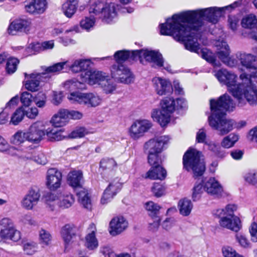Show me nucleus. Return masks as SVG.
<instances>
[{
	"instance_id": "f8f14e48",
	"label": "nucleus",
	"mask_w": 257,
	"mask_h": 257,
	"mask_svg": "<svg viewBox=\"0 0 257 257\" xmlns=\"http://www.w3.org/2000/svg\"><path fill=\"white\" fill-rule=\"evenodd\" d=\"M112 77L118 82L129 84L133 82L134 77L130 70L124 65L116 64L111 69Z\"/></svg>"
},
{
	"instance_id": "bb28decb",
	"label": "nucleus",
	"mask_w": 257,
	"mask_h": 257,
	"mask_svg": "<svg viewBox=\"0 0 257 257\" xmlns=\"http://www.w3.org/2000/svg\"><path fill=\"white\" fill-rule=\"evenodd\" d=\"M47 8L46 0H32L25 6V10L31 14H43Z\"/></svg>"
},
{
	"instance_id": "cd10ccee",
	"label": "nucleus",
	"mask_w": 257,
	"mask_h": 257,
	"mask_svg": "<svg viewBox=\"0 0 257 257\" xmlns=\"http://www.w3.org/2000/svg\"><path fill=\"white\" fill-rule=\"evenodd\" d=\"M68 110L60 109L52 117L50 122L55 127H62L68 122Z\"/></svg>"
},
{
	"instance_id": "5701e85b",
	"label": "nucleus",
	"mask_w": 257,
	"mask_h": 257,
	"mask_svg": "<svg viewBox=\"0 0 257 257\" xmlns=\"http://www.w3.org/2000/svg\"><path fill=\"white\" fill-rule=\"evenodd\" d=\"M25 77L27 79L24 82V85L26 89L34 92L39 90L40 81H46L44 76H42V73L34 72L30 75L25 73Z\"/></svg>"
},
{
	"instance_id": "dca6fc26",
	"label": "nucleus",
	"mask_w": 257,
	"mask_h": 257,
	"mask_svg": "<svg viewBox=\"0 0 257 257\" xmlns=\"http://www.w3.org/2000/svg\"><path fill=\"white\" fill-rule=\"evenodd\" d=\"M151 127L152 123L148 120H136L132 124L130 128V136L132 139L137 140L143 137Z\"/></svg>"
},
{
	"instance_id": "2eb2a0df",
	"label": "nucleus",
	"mask_w": 257,
	"mask_h": 257,
	"mask_svg": "<svg viewBox=\"0 0 257 257\" xmlns=\"http://www.w3.org/2000/svg\"><path fill=\"white\" fill-rule=\"evenodd\" d=\"M169 140V138L166 136L150 139L144 145L145 151L146 153H161L164 146L167 144Z\"/></svg>"
},
{
	"instance_id": "393cba45",
	"label": "nucleus",
	"mask_w": 257,
	"mask_h": 257,
	"mask_svg": "<svg viewBox=\"0 0 257 257\" xmlns=\"http://www.w3.org/2000/svg\"><path fill=\"white\" fill-rule=\"evenodd\" d=\"M222 216L219 221V225L221 227L235 232L240 230L241 225L240 220L238 217Z\"/></svg>"
},
{
	"instance_id": "f704fd0d",
	"label": "nucleus",
	"mask_w": 257,
	"mask_h": 257,
	"mask_svg": "<svg viewBox=\"0 0 257 257\" xmlns=\"http://www.w3.org/2000/svg\"><path fill=\"white\" fill-rule=\"evenodd\" d=\"M136 50L129 51L126 50H119L116 51L114 54V58L117 64H121L127 59L133 61L137 60L134 59V55L136 54Z\"/></svg>"
},
{
	"instance_id": "9d476101",
	"label": "nucleus",
	"mask_w": 257,
	"mask_h": 257,
	"mask_svg": "<svg viewBox=\"0 0 257 257\" xmlns=\"http://www.w3.org/2000/svg\"><path fill=\"white\" fill-rule=\"evenodd\" d=\"M72 103H78L87 105L88 107H96L101 102V98L96 94L74 92L67 97Z\"/></svg>"
},
{
	"instance_id": "4468645a",
	"label": "nucleus",
	"mask_w": 257,
	"mask_h": 257,
	"mask_svg": "<svg viewBox=\"0 0 257 257\" xmlns=\"http://www.w3.org/2000/svg\"><path fill=\"white\" fill-rule=\"evenodd\" d=\"M204 189L208 194L217 198L225 197L229 195L214 178H210L204 183Z\"/></svg>"
},
{
	"instance_id": "6ab92c4d",
	"label": "nucleus",
	"mask_w": 257,
	"mask_h": 257,
	"mask_svg": "<svg viewBox=\"0 0 257 257\" xmlns=\"http://www.w3.org/2000/svg\"><path fill=\"white\" fill-rule=\"evenodd\" d=\"M127 220L122 216L114 217L109 222V233L116 236L123 232L128 227Z\"/></svg>"
},
{
	"instance_id": "bf43d9fd",
	"label": "nucleus",
	"mask_w": 257,
	"mask_h": 257,
	"mask_svg": "<svg viewBox=\"0 0 257 257\" xmlns=\"http://www.w3.org/2000/svg\"><path fill=\"white\" fill-rule=\"evenodd\" d=\"M222 253L224 257H244L238 253L232 247L225 245L222 248Z\"/></svg>"
},
{
	"instance_id": "a211bd4d",
	"label": "nucleus",
	"mask_w": 257,
	"mask_h": 257,
	"mask_svg": "<svg viewBox=\"0 0 257 257\" xmlns=\"http://www.w3.org/2000/svg\"><path fill=\"white\" fill-rule=\"evenodd\" d=\"M62 182V174L56 168L49 169L46 174V184L47 188L55 191L60 188Z\"/></svg>"
},
{
	"instance_id": "a19ab883",
	"label": "nucleus",
	"mask_w": 257,
	"mask_h": 257,
	"mask_svg": "<svg viewBox=\"0 0 257 257\" xmlns=\"http://www.w3.org/2000/svg\"><path fill=\"white\" fill-rule=\"evenodd\" d=\"M63 133V131L62 129L48 128L46 130V135L51 141H59L65 138Z\"/></svg>"
},
{
	"instance_id": "f257e3e1",
	"label": "nucleus",
	"mask_w": 257,
	"mask_h": 257,
	"mask_svg": "<svg viewBox=\"0 0 257 257\" xmlns=\"http://www.w3.org/2000/svg\"><path fill=\"white\" fill-rule=\"evenodd\" d=\"M238 4L236 2L222 8L210 7L174 15L167 20L166 24L160 25V33L171 36L175 40H184L188 34L200 35L198 31L204 30L205 20L216 24L224 11L235 8Z\"/></svg>"
},
{
	"instance_id": "052dcab7",
	"label": "nucleus",
	"mask_w": 257,
	"mask_h": 257,
	"mask_svg": "<svg viewBox=\"0 0 257 257\" xmlns=\"http://www.w3.org/2000/svg\"><path fill=\"white\" fill-rule=\"evenodd\" d=\"M204 190V185L201 183L196 184L193 188L192 197L193 201L198 200Z\"/></svg>"
},
{
	"instance_id": "680f3d73",
	"label": "nucleus",
	"mask_w": 257,
	"mask_h": 257,
	"mask_svg": "<svg viewBox=\"0 0 257 257\" xmlns=\"http://www.w3.org/2000/svg\"><path fill=\"white\" fill-rule=\"evenodd\" d=\"M87 134L88 132L84 127H77L69 134L68 138L71 139L82 138Z\"/></svg>"
},
{
	"instance_id": "aec40b11",
	"label": "nucleus",
	"mask_w": 257,
	"mask_h": 257,
	"mask_svg": "<svg viewBox=\"0 0 257 257\" xmlns=\"http://www.w3.org/2000/svg\"><path fill=\"white\" fill-rule=\"evenodd\" d=\"M122 184L118 178H115L109 184L104 190L101 199L103 204L107 203L120 191Z\"/></svg>"
},
{
	"instance_id": "5fc2aeb1",
	"label": "nucleus",
	"mask_w": 257,
	"mask_h": 257,
	"mask_svg": "<svg viewBox=\"0 0 257 257\" xmlns=\"http://www.w3.org/2000/svg\"><path fill=\"white\" fill-rule=\"evenodd\" d=\"M25 112L23 111V108H19L12 114L10 122L14 125H17L23 120Z\"/></svg>"
},
{
	"instance_id": "c9c22d12",
	"label": "nucleus",
	"mask_w": 257,
	"mask_h": 257,
	"mask_svg": "<svg viewBox=\"0 0 257 257\" xmlns=\"http://www.w3.org/2000/svg\"><path fill=\"white\" fill-rule=\"evenodd\" d=\"M67 64L68 61L62 62L55 63L47 67H45L44 72L42 73V76H44L47 80L51 77V74L60 71L64 68L65 66L67 65Z\"/></svg>"
},
{
	"instance_id": "423d86ee",
	"label": "nucleus",
	"mask_w": 257,
	"mask_h": 257,
	"mask_svg": "<svg viewBox=\"0 0 257 257\" xmlns=\"http://www.w3.org/2000/svg\"><path fill=\"white\" fill-rule=\"evenodd\" d=\"M117 5L105 0H96L90 7L89 12L94 14L107 23H110L117 16Z\"/></svg>"
},
{
	"instance_id": "f3484780",
	"label": "nucleus",
	"mask_w": 257,
	"mask_h": 257,
	"mask_svg": "<svg viewBox=\"0 0 257 257\" xmlns=\"http://www.w3.org/2000/svg\"><path fill=\"white\" fill-rule=\"evenodd\" d=\"M31 22L27 19H17L14 20L8 28V33L15 35L18 32L29 33L31 29Z\"/></svg>"
},
{
	"instance_id": "2f4dec72",
	"label": "nucleus",
	"mask_w": 257,
	"mask_h": 257,
	"mask_svg": "<svg viewBox=\"0 0 257 257\" xmlns=\"http://www.w3.org/2000/svg\"><path fill=\"white\" fill-rule=\"evenodd\" d=\"M83 179L82 172L80 171H73L68 175L69 184L76 190L82 187L81 182Z\"/></svg>"
},
{
	"instance_id": "72a5a7b5",
	"label": "nucleus",
	"mask_w": 257,
	"mask_h": 257,
	"mask_svg": "<svg viewBox=\"0 0 257 257\" xmlns=\"http://www.w3.org/2000/svg\"><path fill=\"white\" fill-rule=\"evenodd\" d=\"M74 201L73 195L67 192H63L59 196L58 205L63 209L68 208L72 205Z\"/></svg>"
},
{
	"instance_id": "a18cd8bd",
	"label": "nucleus",
	"mask_w": 257,
	"mask_h": 257,
	"mask_svg": "<svg viewBox=\"0 0 257 257\" xmlns=\"http://www.w3.org/2000/svg\"><path fill=\"white\" fill-rule=\"evenodd\" d=\"M238 135L235 134H230L223 139L221 142V146L224 148L229 149L234 145L235 143L238 141Z\"/></svg>"
},
{
	"instance_id": "c03bdc74",
	"label": "nucleus",
	"mask_w": 257,
	"mask_h": 257,
	"mask_svg": "<svg viewBox=\"0 0 257 257\" xmlns=\"http://www.w3.org/2000/svg\"><path fill=\"white\" fill-rule=\"evenodd\" d=\"M16 155H19L21 158L28 160H32L34 155L35 154L34 150L32 148H22L21 147L16 148Z\"/></svg>"
},
{
	"instance_id": "de8ad7c7",
	"label": "nucleus",
	"mask_w": 257,
	"mask_h": 257,
	"mask_svg": "<svg viewBox=\"0 0 257 257\" xmlns=\"http://www.w3.org/2000/svg\"><path fill=\"white\" fill-rule=\"evenodd\" d=\"M205 145L207 146V149L213 152L218 157L223 158L225 156V153L221 150L220 147L212 141L205 142Z\"/></svg>"
},
{
	"instance_id": "8fccbe9b",
	"label": "nucleus",
	"mask_w": 257,
	"mask_h": 257,
	"mask_svg": "<svg viewBox=\"0 0 257 257\" xmlns=\"http://www.w3.org/2000/svg\"><path fill=\"white\" fill-rule=\"evenodd\" d=\"M23 250L25 253L28 255H32L35 253L38 249V244L33 241H25L23 242Z\"/></svg>"
},
{
	"instance_id": "6e6d98bb",
	"label": "nucleus",
	"mask_w": 257,
	"mask_h": 257,
	"mask_svg": "<svg viewBox=\"0 0 257 257\" xmlns=\"http://www.w3.org/2000/svg\"><path fill=\"white\" fill-rule=\"evenodd\" d=\"M19 63V60L14 57L8 58L6 64V70L9 74L14 73L17 69V65Z\"/></svg>"
},
{
	"instance_id": "9b49d317",
	"label": "nucleus",
	"mask_w": 257,
	"mask_h": 257,
	"mask_svg": "<svg viewBox=\"0 0 257 257\" xmlns=\"http://www.w3.org/2000/svg\"><path fill=\"white\" fill-rule=\"evenodd\" d=\"M0 237L18 241L21 238V233L17 230L13 221L9 218L4 217L0 220Z\"/></svg>"
},
{
	"instance_id": "37998d69",
	"label": "nucleus",
	"mask_w": 257,
	"mask_h": 257,
	"mask_svg": "<svg viewBox=\"0 0 257 257\" xmlns=\"http://www.w3.org/2000/svg\"><path fill=\"white\" fill-rule=\"evenodd\" d=\"M16 147L11 146L8 142L0 136V152L5 153L11 156H15L16 153Z\"/></svg>"
},
{
	"instance_id": "39448f33",
	"label": "nucleus",
	"mask_w": 257,
	"mask_h": 257,
	"mask_svg": "<svg viewBox=\"0 0 257 257\" xmlns=\"http://www.w3.org/2000/svg\"><path fill=\"white\" fill-rule=\"evenodd\" d=\"M201 155V152L190 148L183 156L184 169L188 172L192 171L195 177L202 176L205 170V164L200 160Z\"/></svg>"
},
{
	"instance_id": "338daca9",
	"label": "nucleus",
	"mask_w": 257,
	"mask_h": 257,
	"mask_svg": "<svg viewBox=\"0 0 257 257\" xmlns=\"http://www.w3.org/2000/svg\"><path fill=\"white\" fill-rule=\"evenodd\" d=\"M23 111L25 112V115L31 119H34L38 114V109L34 107H25L23 108Z\"/></svg>"
},
{
	"instance_id": "e433bc0d",
	"label": "nucleus",
	"mask_w": 257,
	"mask_h": 257,
	"mask_svg": "<svg viewBox=\"0 0 257 257\" xmlns=\"http://www.w3.org/2000/svg\"><path fill=\"white\" fill-rule=\"evenodd\" d=\"M90 228L92 229L85 237V246L90 249H93L98 246V241L95 237L96 231L95 225L91 224Z\"/></svg>"
},
{
	"instance_id": "49530a36",
	"label": "nucleus",
	"mask_w": 257,
	"mask_h": 257,
	"mask_svg": "<svg viewBox=\"0 0 257 257\" xmlns=\"http://www.w3.org/2000/svg\"><path fill=\"white\" fill-rule=\"evenodd\" d=\"M257 24V19L255 15L250 14L244 18L241 21L242 27L246 29H252Z\"/></svg>"
},
{
	"instance_id": "a878e982",
	"label": "nucleus",
	"mask_w": 257,
	"mask_h": 257,
	"mask_svg": "<svg viewBox=\"0 0 257 257\" xmlns=\"http://www.w3.org/2000/svg\"><path fill=\"white\" fill-rule=\"evenodd\" d=\"M217 47V55L218 57L227 65L232 67L234 65L233 61L230 60V49L226 42L222 41L216 45Z\"/></svg>"
},
{
	"instance_id": "69168bd1",
	"label": "nucleus",
	"mask_w": 257,
	"mask_h": 257,
	"mask_svg": "<svg viewBox=\"0 0 257 257\" xmlns=\"http://www.w3.org/2000/svg\"><path fill=\"white\" fill-rule=\"evenodd\" d=\"M95 22V18L93 17H86L80 22V26L86 30H89L94 25Z\"/></svg>"
},
{
	"instance_id": "6e6552de",
	"label": "nucleus",
	"mask_w": 257,
	"mask_h": 257,
	"mask_svg": "<svg viewBox=\"0 0 257 257\" xmlns=\"http://www.w3.org/2000/svg\"><path fill=\"white\" fill-rule=\"evenodd\" d=\"M160 104L161 110L154 109L152 112V117L161 126H164L170 122L172 115L175 111V100L173 97H167L161 100Z\"/></svg>"
},
{
	"instance_id": "7ed1b4c3",
	"label": "nucleus",
	"mask_w": 257,
	"mask_h": 257,
	"mask_svg": "<svg viewBox=\"0 0 257 257\" xmlns=\"http://www.w3.org/2000/svg\"><path fill=\"white\" fill-rule=\"evenodd\" d=\"M210 105L211 114L208 117L209 125L213 129L217 130L220 136H224L231 131L235 121L224 117L225 112L234 107L231 97L227 94H224L217 100L210 99Z\"/></svg>"
},
{
	"instance_id": "4be33fe9",
	"label": "nucleus",
	"mask_w": 257,
	"mask_h": 257,
	"mask_svg": "<svg viewBox=\"0 0 257 257\" xmlns=\"http://www.w3.org/2000/svg\"><path fill=\"white\" fill-rule=\"evenodd\" d=\"M40 196V193L37 189L31 188L22 199V206L27 210L33 209L39 201Z\"/></svg>"
},
{
	"instance_id": "20e7f679",
	"label": "nucleus",
	"mask_w": 257,
	"mask_h": 257,
	"mask_svg": "<svg viewBox=\"0 0 257 257\" xmlns=\"http://www.w3.org/2000/svg\"><path fill=\"white\" fill-rule=\"evenodd\" d=\"M109 76L106 73L99 71L88 70L81 73L80 75V81L75 79L66 81L64 87L70 90L75 89H84L86 88L85 83L90 85L98 84L101 85L102 82L108 79Z\"/></svg>"
},
{
	"instance_id": "3c124183",
	"label": "nucleus",
	"mask_w": 257,
	"mask_h": 257,
	"mask_svg": "<svg viewBox=\"0 0 257 257\" xmlns=\"http://www.w3.org/2000/svg\"><path fill=\"white\" fill-rule=\"evenodd\" d=\"M237 209V207L234 204H228L224 209L217 210L216 213L219 216L224 215L231 217H236L234 215V212Z\"/></svg>"
},
{
	"instance_id": "7c9ffc66",
	"label": "nucleus",
	"mask_w": 257,
	"mask_h": 257,
	"mask_svg": "<svg viewBox=\"0 0 257 257\" xmlns=\"http://www.w3.org/2000/svg\"><path fill=\"white\" fill-rule=\"evenodd\" d=\"M249 71L250 72L249 76L245 72L242 73L239 76L240 79L245 85L251 86L257 90V68L254 67Z\"/></svg>"
},
{
	"instance_id": "79ce46f5",
	"label": "nucleus",
	"mask_w": 257,
	"mask_h": 257,
	"mask_svg": "<svg viewBox=\"0 0 257 257\" xmlns=\"http://www.w3.org/2000/svg\"><path fill=\"white\" fill-rule=\"evenodd\" d=\"M77 3L66 2L62 7V10L64 15L68 18H71L76 12Z\"/></svg>"
},
{
	"instance_id": "e2e57ef3",
	"label": "nucleus",
	"mask_w": 257,
	"mask_h": 257,
	"mask_svg": "<svg viewBox=\"0 0 257 257\" xmlns=\"http://www.w3.org/2000/svg\"><path fill=\"white\" fill-rule=\"evenodd\" d=\"M46 203L52 206V210L54 209L55 204H58L59 202V197L55 193H48L45 196Z\"/></svg>"
},
{
	"instance_id": "0e129e2a",
	"label": "nucleus",
	"mask_w": 257,
	"mask_h": 257,
	"mask_svg": "<svg viewBox=\"0 0 257 257\" xmlns=\"http://www.w3.org/2000/svg\"><path fill=\"white\" fill-rule=\"evenodd\" d=\"M116 166V163L113 159H103L100 162V167L103 170H111Z\"/></svg>"
},
{
	"instance_id": "f03ea898",
	"label": "nucleus",
	"mask_w": 257,
	"mask_h": 257,
	"mask_svg": "<svg viewBox=\"0 0 257 257\" xmlns=\"http://www.w3.org/2000/svg\"><path fill=\"white\" fill-rule=\"evenodd\" d=\"M215 76L227 86V90L235 99L237 105L243 107L248 102L251 105L257 104V90L251 86L245 85L243 81L237 84V76L226 69L215 72Z\"/></svg>"
},
{
	"instance_id": "4c0bfd02",
	"label": "nucleus",
	"mask_w": 257,
	"mask_h": 257,
	"mask_svg": "<svg viewBox=\"0 0 257 257\" xmlns=\"http://www.w3.org/2000/svg\"><path fill=\"white\" fill-rule=\"evenodd\" d=\"M237 57L241 65L248 71L254 68L253 62L255 61V57L254 55L250 54L240 53Z\"/></svg>"
},
{
	"instance_id": "774afa93",
	"label": "nucleus",
	"mask_w": 257,
	"mask_h": 257,
	"mask_svg": "<svg viewBox=\"0 0 257 257\" xmlns=\"http://www.w3.org/2000/svg\"><path fill=\"white\" fill-rule=\"evenodd\" d=\"M244 179L248 183L257 186V172L252 171L247 173Z\"/></svg>"
},
{
	"instance_id": "4d7b16f0",
	"label": "nucleus",
	"mask_w": 257,
	"mask_h": 257,
	"mask_svg": "<svg viewBox=\"0 0 257 257\" xmlns=\"http://www.w3.org/2000/svg\"><path fill=\"white\" fill-rule=\"evenodd\" d=\"M101 87L106 94L112 93L116 89L115 84L109 79V77L104 82H102Z\"/></svg>"
},
{
	"instance_id": "09e8293b",
	"label": "nucleus",
	"mask_w": 257,
	"mask_h": 257,
	"mask_svg": "<svg viewBox=\"0 0 257 257\" xmlns=\"http://www.w3.org/2000/svg\"><path fill=\"white\" fill-rule=\"evenodd\" d=\"M166 187L164 184L159 183H154L151 187V191L156 197H161L166 194Z\"/></svg>"
},
{
	"instance_id": "c85d7f7f",
	"label": "nucleus",
	"mask_w": 257,
	"mask_h": 257,
	"mask_svg": "<svg viewBox=\"0 0 257 257\" xmlns=\"http://www.w3.org/2000/svg\"><path fill=\"white\" fill-rule=\"evenodd\" d=\"M167 177V171L162 166L152 167L146 173L145 178L151 180H164Z\"/></svg>"
},
{
	"instance_id": "13d9d810",
	"label": "nucleus",
	"mask_w": 257,
	"mask_h": 257,
	"mask_svg": "<svg viewBox=\"0 0 257 257\" xmlns=\"http://www.w3.org/2000/svg\"><path fill=\"white\" fill-rule=\"evenodd\" d=\"M39 237L40 243L44 245H48L51 241V235L50 233L43 229L39 231Z\"/></svg>"
},
{
	"instance_id": "864d4df0",
	"label": "nucleus",
	"mask_w": 257,
	"mask_h": 257,
	"mask_svg": "<svg viewBox=\"0 0 257 257\" xmlns=\"http://www.w3.org/2000/svg\"><path fill=\"white\" fill-rule=\"evenodd\" d=\"M146 210L149 212V215L152 217L158 216L161 208L160 206L153 201H149L145 204Z\"/></svg>"
},
{
	"instance_id": "b1692460",
	"label": "nucleus",
	"mask_w": 257,
	"mask_h": 257,
	"mask_svg": "<svg viewBox=\"0 0 257 257\" xmlns=\"http://www.w3.org/2000/svg\"><path fill=\"white\" fill-rule=\"evenodd\" d=\"M152 81L155 91L158 95H167L173 92L172 85L168 80L161 77H155Z\"/></svg>"
},
{
	"instance_id": "412c9836",
	"label": "nucleus",
	"mask_w": 257,
	"mask_h": 257,
	"mask_svg": "<svg viewBox=\"0 0 257 257\" xmlns=\"http://www.w3.org/2000/svg\"><path fill=\"white\" fill-rule=\"evenodd\" d=\"M76 227L73 224H67L62 227L61 236L64 242L65 248L67 249L75 241L76 236Z\"/></svg>"
},
{
	"instance_id": "603ef678",
	"label": "nucleus",
	"mask_w": 257,
	"mask_h": 257,
	"mask_svg": "<svg viewBox=\"0 0 257 257\" xmlns=\"http://www.w3.org/2000/svg\"><path fill=\"white\" fill-rule=\"evenodd\" d=\"M148 161L152 167L161 166L162 160L161 153H147Z\"/></svg>"
},
{
	"instance_id": "ea45409f",
	"label": "nucleus",
	"mask_w": 257,
	"mask_h": 257,
	"mask_svg": "<svg viewBox=\"0 0 257 257\" xmlns=\"http://www.w3.org/2000/svg\"><path fill=\"white\" fill-rule=\"evenodd\" d=\"M26 141H27L26 131L21 130L17 132L11 139V144L18 147H20Z\"/></svg>"
},
{
	"instance_id": "473e14b6",
	"label": "nucleus",
	"mask_w": 257,
	"mask_h": 257,
	"mask_svg": "<svg viewBox=\"0 0 257 257\" xmlns=\"http://www.w3.org/2000/svg\"><path fill=\"white\" fill-rule=\"evenodd\" d=\"M90 62L87 60L77 59L73 61L72 64H67L70 69L74 73L81 72V73L84 71H88L87 69L89 67Z\"/></svg>"
},
{
	"instance_id": "1a4fd4ad",
	"label": "nucleus",
	"mask_w": 257,
	"mask_h": 257,
	"mask_svg": "<svg viewBox=\"0 0 257 257\" xmlns=\"http://www.w3.org/2000/svg\"><path fill=\"white\" fill-rule=\"evenodd\" d=\"M133 57L134 59H139L141 63H143L144 59L146 61L153 63L154 65L158 67H163L168 71H171V70L170 66H167L166 67L164 66L162 55L158 51L147 49L137 50L135 56Z\"/></svg>"
},
{
	"instance_id": "58836bf2",
	"label": "nucleus",
	"mask_w": 257,
	"mask_h": 257,
	"mask_svg": "<svg viewBox=\"0 0 257 257\" xmlns=\"http://www.w3.org/2000/svg\"><path fill=\"white\" fill-rule=\"evenodd\" d=\"M193 204L191 200L187 198L180 200L178 202V208L180 213L184 216H188L193 208Z\"/></svg>"
},
{
	"instance_id": "c756f323",
	"label": "nucleus",
	"mask_w": 257,
	"mask_h": 257,
	"mask_svg": "<svg viewBox=\"0 0 257 257\" xmlns=\"http://www.w3.org/2000/svg\"><path fill=\"white\" fill-rule=\"evenodd\" d=\"M76 195L78 197V202L84 208L87 209H91V201L87 190L80 187L76 190Z\"/></svg>"
},
{
	"instance_id": "0eeeda50",
	"label": "nucleus",
	"mask_w": 257,
	"mask_h": 257,
	"mask_svg": "<svg viewBox=\"0 0 257 257\" xmlns=\"http://www.w3.org/2000/svg\"><path fill=\"white\" fill-rule=\"evenodd\" d=\"M186 35L187 37L185 38V40L176 41L183 42L187 50L200 54L202 58L206 60L209 63H211L214 66L218 65L216 62L215 56L212 52L206 48L200 49L198 42V39H200V35L188 34Z\"/></svg>"
},
{
	"instance_id": "ddd939ff",
	"label": "nucleus",
	"mask_w": 257,
	"mask_h": 257,
	"mask_svg": "<svg viewBox=\"0 0 257 257\" xmlns=\"http://www.w3.org/2000/svg\"><path fill=\"white\" fill-rule=\"evenodd\" d=\"M27 141L33 144H39L46 135L43 123L37 121L33 123L26 131Z\"/></svg>"
}]
</instances>
